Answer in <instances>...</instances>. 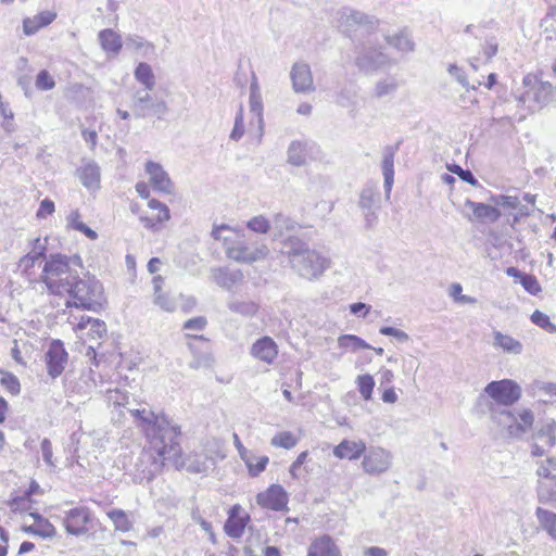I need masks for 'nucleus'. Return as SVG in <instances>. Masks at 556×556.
Wrapping results in <instances>:
<instances>
[{
  "label": "nucleus",
  "instance_id": "774afa93",
  "mask_svg": "<svg viewBox=\"0 0 556 556\" xmlns=\"http://www.w3.org/2000/svg\"><path fill=\"white\" fill-rule=\"evenodd\" d=\"M448 73L456 78V80L465 88L468 89L469 84L467 81L466 75L464 74L463 70L459 68L457 65L452 64L448 66Z\"/></svg>",
  "mask_w": 556,
  "mask_h": 556
},
{
  "label": "nucleus",
  "instance_id": "7ed1b4c3",
  "mask_svg": "<svg viewBox=\"0 0 556 556\" xmlns=\"http://www.w3.org/2000/svg\"><path fill=\"white\" fill-rule=\"evenodd\" d=\"M67 293L73 302L67 301L66 306L80 307L83 309L98 312L104 301L103 288L94 277L80 278L74 275L58 294Z\"/></svg>",
  "mask_w": 556,
  "mask_h": 556
},
{
  "label": "nucleus",
  "instance_id": "e2e57ef3",
  "mask_svg": "<svg viewBox=\"0 0 556 556\" xmlns=\"http://www.w3.org/2000/svg\"><path fill=\"white\" fill-rule=\"evenodd\" d=\"M555 426L556 424L555 421H553L552 424H548L545 428L541 429L538 433V437L540 439L546 438V443L549 446H553L556 442Z\"/></svg>",
  "mask_w": 556,
  "mask_h": 556
},
{
  "label": "nucleus",
  "instance_id": "dca6fc26",
  "mask_svg": "<svg viewBox=\"0 0 556 556\" xmlns=\"http://www.w3.org/2000/svg\"><path fill=\"white\" fill-rule=\"evenodd\" d=\"M211 277L218 287L227 291H231L244 279V275L241 269H230L228 267L212 268Z\"/></svg>",
  "mask_w": 556,
  "mask_h": 556
},
{
  "label": "nucleus",
  "instance_id": "5701e85b",
  "mask_svg": "<svg viewBox=\"0 0 556 556\" xmlns=\"http://www.w3.org/2000/svg\"><path fill=\"white\" fill-rule=\"evenodd\" d=\"M465 206L471 208L473 216L480 222L495 223L502 216V211L495 205L466 200Z\"/></svg>",
  "mask_w": 556,
  "mask_h": 556
},
{
  "label": "nucleus",
  "instance_id": "603ef678",
  "mask_svg": "<svg viewBox=\"0 0 556 556\" xmlns=\"http://www.w3.org/2000/svg\"><path fill=\"white\" fill-rule=\"evenodd\" d=\"M244 135V123H243V108L240 105L239 111L237 112L233 128L230 132V139L235 141H239Z\"/></svg>",
  "mask_w": 556,
  "mask_h": 556
},
{
  "label": "nucleus",
  "instance_id": "bb28decb",
  "mask_svg": "<svg viewBox=\"0 0 556 556\" xmlns=\"http://www.w3.org/2000/svg\"><path fill=\"white\" fill-rule=\"evenodd\" d=\"M240 509V506H233L230 509L229 517L227 521L225 522V532L228 536L232 539H238L242 536L247 521L250 519L249 515H245L243 517L236 516V513Z\"/></svg>",
  "mask_w": 556,
  "mask_h": 556
},
{
  "label": "nucleus",
  "instance_id": "a18cd8bd",
  "mask_svg": "<svg viewBox=\"0 0 556 556\" xmlns=\"http://www.w3.org/2000/svg\"><path fill=\"white\" fill-rule=\"evenodd\" d=\"M269 462L267 456L248 457L244 463L248 466L249 473L252 477L258 476L263 472Z\"/></svg>",
  "mask_w": 556,
  "mask_h": 556
},
{
  "label": "nucleus",
  "instance_id": "473e14b6",
  "mask_svg": "<svg viewBox=\"0 0 556 556\" xmlns=\"http://www.w3.org/2000/svg\"><path fill=\"white\" fill-rule=\"evenodd\" d=\"M227 307L230 312L239 314L243 317H252L258 311V305L255 302L239 300L235 298L227 302Z\"/></svg>",
  "mask_w": 556,
  "mask_h": 556
},
{
  "label": "nucleus",
  "instance_id": "f257e3e1",
  "mask_svg": "<svg viewBox=\"0 0 556 556\" xmlns=\"http://www.w3.org/2000/svg\"><path fill=\"white\" fill-rule=\"evenodd\" d=\"M128 412L150 445V451H143L137 464L140 478L150 481L162 471L166 460L177 462L181 456L180 426L164 413L156 414L146 406Z\"/></svg>",
  "mask_w": 556,
  "mask_h": 556
},
{
  "label": "nucleus",
  "instance_id": "aec40b11",
  "mask_svg": "<svg viewBox=\"0 0 556 556\" xmlns=\"http://www.w3.org/2000/svg\"><path fill=\"white\" fill-rule=\"evenodd\" d=\"M146 172L150 176V181L154 189L167 194L173 192L172 180L159 163L152 161L147 162Z\"/></svg>",
  "mask_w": 556,
  "mask_h": 556
},
{
  "label": "nucleus",
  "instance_id": "5fc2aeb1",
  "mask_svg": "<svg viewBox=\"0 0 556 556\" xmlns=\"http://www.w3.org/2000/svg\"><path fill=\"white\" fill-rule=\"evenodd\" d=\"M87 323L90 325L89 331L93 338L102 339L106 334V325L104 321L87 317Z\"/></svg>",
  "mask_w": 556,
  "mask_h": 556
},
{
  "label": "nucleus",
  "instance_id": "69168bd1",
  "mask_svg": "<svg viewBox=\"0 0 556 556\" xmlns=\"http://www.w3.org/2000/svg\"><path fill=\"white\" fill-rule=\"evenodd\" d=\"M154 303L167 312H173L176 307L174 300L162 293L155 296Z\"/></svg>",
  "mask_w": 556,
  "mask_h": 556
},
{
  "label": "nucleus",
  "instance_id": "8fccbe9b",
  "mask_svg": "<svg viewBox=\"0 0 556 556\" xmlns=\"http://www.w3.org/2000/svg\"><path fill=\"white\" fill-rule=\"evenodd\" d=\"M2 387L12 395H17L21 391L18 379L11 372L2 370Z\"/></svg>",
  "mask_w": 556,
  "mask_h": 556
},
{
  "label": "nucleus",
  "instance_id": "a211bd4d",
  "mask_svg": "<svg viewBox=\"0 0 556 556\" xmlns=\"http://www.w3.org/2000/svg\"><path fill=\"white\" fill-rule=\"evenodd\" d=\"M400 144L401 142H397L395 146H387L382 151L383 159L381 168L387 199L390 198L391 189L394 182V156L400 148Z\"/></svg>",
  "mask_w": 556,
  "mask_h": 556
},
{
  "label": "nucleus",
  "instance_id": "79ce46f5",
  "mask_svg": "<svg viewBox=\"0 0 556 556\" xmlns=\"http://www.w3.org/2000/svg\"><path fill=\"white\" fill-rule=\"evenodd\" d=\"M490 201L497 208H509L515 210L518 207L520 201L518 197L506 195V194H493L490 197Z\"/></svg>",
  "mask_w": 556,
  "mask_h": 556
},
{
  "label": "nucleus",
  "instance_id": "f8f14e48",
  "mask_svg": "<svg viewBox=\"0 0 556 556\" xmlns=\"http://www.w3.org/2000/svg\"><path fill=\"white\" fill-rule=\"evenodd\" d=\"M256 503L264 508L280 511L287 508L288 494L280 484H271L257 494Z\"/></svg>",
  "mask_w": 556,
  "mask_h": 556
},
{
  "label": "nucleus",
  "instance_id": "6e6d98bb",
  "mask_svg": "<svg viewBox=\"0 0 556 556\" xmlns=\"http://www.w3.org/2000/svg\"><path fill=\"white\" fill-rule=\"evenodd\" d=\"M520 283L525 290L532 295H536L542 290L538 279L533 275L525 274L521 277Z\"/></svg>",
  "mask_w": 556,
  "mask_h": 556
},
{
  "label": "nucleus",
  "instance_id": "423d86ee",
  "mask_svg": "<svg viewBox=\"0 0 556 556\" xmlns=\"http://www.w3.org/2000/svg\"><path fill=\"white\" fill-rule=\"evenodd\" d=\"M521 396V389L517 382L510 379H502L489 382L484 388V394H480L479 401H485V405L495 407H510Z\"/></svg>",
  "mask_w": 556,
  "mask_h": 556
},
{
  "label": "nucleus",
  "instance_id": "c756f323",
  "mask_svg": "<svg viewBox=\"0 0 556 556\" xmlns=\"http://www.w3.org/2000/svg\"><path fill=\"white\" fill-rule=\"evenodd\" d=\"M380 193L372 185H366L359 194L358 206L362 211L379 208Z\"/></svg>",
  "mask_w": 556,
  "mask_h": 556
},
{
  "label": "nucleus",
  "instance_id": "a878e982",
  "mask_svg": "<svg viewBox=\"0 0 556 556\" xmlns=\"http://www.w3.org/2000/svg\"><path fill=\"white\" fill-rule=\"evenodd\" d=\"M56 18V13L42 11L34 17H27L23 21V30L27 36L35 35L40 28L48 26Z\"/></svg>",
  "mask_w": 556,
  "mask_h": 556
},
{
  "label": "nucleus",
  "instance_id": "4be33fe9",
  "mask_svg": "<svg viewBox=\"0 0 556 556\" xmlns=\"http://www.w3.org/2000/svg\"><path fill=\"white\" fill-rule=\"evenodd\" d=\"M77 177L85 188L94 191L100 188V167L94 161H88L84 163L76 170Z\"/></svg>",
  "mask_w": 556,
  "mask_h": 556
},
{
  "label": "nucleus",
  "instance_id": "37998d69",
  "mask_svg": "<svg viewBox=\"0 0 556 556\" xmlns=\"http://www.w3.org/2000/svg\"><path fill=\"white\" fill-rule=\"evenodd\" d=\"M247 227L255 233L266 235L270 230L271 224L265 216L257 215L247 222Z\"/></svg>",
  "mask_w": 556,
  "mask_h": 556
},
{
  "label": "nucleus",
  "instance_id": "bf43d9fd",
  "mask_svg": "<svg viewBox=\"0 0 556 556\" xmlns=\"http://www.w3.org/2000/svg\"><path fill=\"white\" fill-rule=\"evenodd\" d=\"M128 397L129 396L127 392H122L118 389L108 391V399L115 406L126 407L129 404Z\"/></svg>",
  "mask_w": 556,
  "mask_h": 556
},
{
  "label": "nucleus",
  "instance_id": "ea45409f",
  "mask_svg": "<svg viewBox=\"0 0 556 556\" xmlns=\"http://www.w3.org/2000/svg\"><path fill=\"white\" fill-rule=\"evenodd\" d=\"M108 517L114 523L115 530L128 532L132 528V523L128 519L126 513L122 509H112L108 511Z\"/></svg>",
  "mask_w": 556,
  "mask_h": 556
},
{
  "label": "nucleus",
  "instance_id": "f03ea898",
  "mask_svg": "<svg viewBox=\"0 0 556 556\" xmlns=\"http://www.w3.org/2000/svg\"><path fill=\"white\" fill-rule=\"evenodd\" d=\"M282 248L291 268L305 279H316L329 267V260L299 237L289 236Z\"/></svg>",
  "mask_w": 556,
  "mask_h": 556
},
{
  "label": "nucleus",
  "instance_id": "864d4df0",
  "mask_svg": "<svg viewBox=\"0 0 556 556\" xmlns=\"http://www.w3.org/2000/svg\"><path fill=\"white\" fill-rule=\"evenodd\" d=\"M447 168L453 174L458 175V177L463 181H465L471 186H478L479 182H478L477 178L473 176V174L469 169H464L457 164L450 165V166H447Z\"/></svg>",
  "mask_w": 556,
  "mask_h": 556
},
{
  "label": "nucleus",
  "instance_id": "6e6552de",
  "mask_svg": "<svg viewBox=\"0 0 556 556\" xmlns=\"http://www.w3.org/2000/svg\"><path fill=\"white\" fill-rule=\"evenodd\" d=\"M269 253L268 247L263 242L248 243L242 240L235 241L227 248L229 258L244 264H252L265 260Z\"/></svg>",
  "mask_w": 556,
  "mask_h": 556
},
{
  "label": "nucleus",
  "instance_id": "2eb2a0df",
  "mask_svg": "<svg viewBox=\"0 0 556 556\" xmlns=\"http://www.w3.org/2000/svg\"><path fill=\"white\" fill-rule=\"evenodd\" d=\"M387 63V56L376 49H362L355 59L359 71L369 74L382 67Z\"/></svg>",
  "mask_w": 556,
  "mask_h": 556
},
{
  "label": "nucleus",
  "instance_id": "b1692460",
  "mask_svg": "<svg viewBox=\"0 0 556 556\" xmlns=\"http://www.w3.org/2000/svg\"><path fill=\"white\" fill-rule=\"evenodd\" d=\"M492 345L510 355H520L523 351V345L519 340L498 330L493 331Z\"/></svg>",
  "mask_w": 556,
  "mask_h": 556
},
{
  "label": "nucleus",
  "instance_id": "f704fd0d",
  "mask_svg": "<svg viewBox=\"0 0 556 556\" xmlns=\"http://www.w3.org/2000/svg\"><path fill=\"white\" fill-rule=\"evenodd\" d=\"M317 556H340L339 548L329 536H323L311 544Z\"/></svg>",
  "mask_w": 556,
  "mask_h": 556
},
{
  "label": "nucleus",
  "instance_id": "338daca9",
  "mask_svg": "<svg viewBox=\"0 0 556 556\" xmlns=\"http://www.w3.org/2000/svg\"><path fill=\"white\" fill-rule=\"evenodd\" d=\"M54 212V202L50 199H45L41 201L39 210L37 211V216L39 218H45L48 215H51Z\"/></svg>",
  "mask_w": 556,
  "mask_h": 556
},
{
  "label": "nucleus",
  "instance_id": "cd10ccee",
  "mask_svg": "<svg viewBox=\"0 0 556 556\" xmlns=\"http://www.w3.org/2000/svg\"><path fill=\"white\" fill-rule=\"evenodd\" d=\"M99 42L101 48L106 53H112L114 55L118 54L122 47V38L118 34H116L113 29L106 28L99 33L98 35Z\"/></svg>",
  "mask_w": 556,
  "mask_h": 556
},
{
  "label": "nucleus",
  "instance_id": "09e8293b",
  "mask_svg": "<svg viewBox=\"0 0 556 556\" xmlns=\"http://www.w3.org/2000/svg\"><path fill=\"white\" fill-rule=\"evenodd\" d=\"M36 88L41 91H48L54 88L55 80L47 70H41L36 77Z\"/></svg>",
  "mask_w": 556,
  "mask_h": 556
},
{
  "label": "nucleus",
  "instance_id": "412c9836",
  "mask_svg": "<svg viewBox=\"0 0 556 556\" xmlns=\"http://www.w3.org/2000/svg\"><path fill=\"white\" fill-rule=\"evenodd\" d=\"M340 24L346 33L354 30L355 27L363 26L370 29L374 25L371 18L367 14L353 9H343L341 11Z\"/></svg>",
  "mask_w": 556,
  "mask_h": 556
},
{
  "label": "nucleus",
  "instance_id": "7c9ffc66",
  "mask_svg": "<svg viewBox=\"0 0 556 556\" xmlns=\"http://www.w3.org/2000/svg\"><path fill=\"white\" fill-rule=\"evenodd\" d=\"M134 76L138 83H140L144 89L143 90H153L155 87V75L152 71L150 64L146 62H140L135 71Z\"/></svg>",
  "mask_w": 556,
  "mask_h": 556
},
{
  "label": "nucleus",
  "instance_id": "de8ad7c7",
  "mask_svg": "<svg viewBox=\"0 0 556 556\" xmlns=\"http://www.w3.org/2000/svg\"><path fill=\"white\" fill-rule=\"evenodd\" d=\"M358 391L365 400H370L375 387L372 376L365 374L357 377Z\"/></svg>",
  "mask_w": 556,
  "mask_h": 556
},
{
  "label": "nucleus",
  "instance_id": "a19ab883",
  "mask_svg": "<svg viewBox=\"0 0 556 556\" xmlns=\"http://www.w3.org/2000/svg\"><path fill=\"white\" fill-rule=\"evenodd\" d=\"M517 437H520L531 429L534 416L530 409H521L517 412Z\"/></svg>",
  "mask_w": 556,
  "mask_h": 556
},
{
  "label": "nucleus",
  "instance_id": "ddd939ff",
  "mask_svg": "<svg viewBox=\"0 0 556 556\" xmlns=\"http://www.w3.org/2000/svg\"><path fill=\"white\" fill-rule=\"evenodd\" d=\"M292 88L296 93H309L315 90L312 71L304 62L294 63L290 71Z\"/></svg>",
  "mask_w": 556,
  "mask_h": 556
},
{
  "label": "nucleus",
  "instance_id": "680f3d73",
  "mask_svg": "<svg viewBox=\"0 0 556 556\" xmlns=\"http://www.w3.org/2000/svg\"><path fill=\"white\" fill-rule=\"evenodd\" d=\"M379 332L383 336L393 337L400 342H407L409 340V337L406 332L394 327L383 326L380 328Z\"/></svg>",
  "mask_w": 556,
  "mask_h": 556
},
{
  "label": "nucleus",
  "instance_id": "72a5a7b5",
  "mask_svg": "<svg viewBox=\"0 0 556 556\" xmlns=\"http://www.w3.org/2000/svg\"><path fill=\"white\" fill-rule=\"evenodd\" d=\"M273 225L275 230V238L282 237L288 232H292L299 227V224L294 219L282 213H278L274 216Z\"/></svg>",
  "mask_w": 556,
  "mask_h": 556
},
{
  "label": "nucleus",
  "instance_id": "4468645a",
  "mask_svg": "<svg viewBox=\"0 0 556 556\" xmlns=\"http://www.w3.org/2000/svg\"><path fill=\"white\" fill-rule=\"evenodd\" d=\"M90 520L89 510L86 507H76L68 510L64 518V527L67 533L72 535H83L87 533L86 525Z\"/></svg>",
  "mask_w": 556,
  "mask_h": 556
},
{
  "label": "nucleus",
  "instance_id": "20e7f679",
  "mask_svg": "<svg viewBox=\"0 0 556 556\" xmlns=\"http://www.w3.org/2000/svg\"><path fill=\"white\" fill-rule=\"evenodd\" d=\"M83 268V260L78 254L67 256L61 253L50 254L42 269V281L51 293L62 291L65 282L77 271L74 268Z\"/></svg>",
  "mask_w": 556,
  "mask_h": 556
},
{
  "label": "nucleus",
  "instance_id": "13d9d810",
  "mask_svg": "<svg viewBox=\"0 0 556 556\" xmlns=\"http://www.w3.org/2000/svg\"><path fill=\"white\" fill-rule=\"evenodd\" d=\"M47 243V238L41 239L37 237L29 241V245L31 247L29 252L41 260L46 256Z\"/></svg>",
  "mask_w": 556,
  "mask_h": 556
},
{
  "label": "nucleus",
  "instance_id": "39448f33",
  "mask_svg": "<svg viewBox=\"0 0 556 556\" xmlns=\"http://www.w3.org/2000/svg\"><path fill=\"white\" fill-rule=\"evenodd\" d=\"M516 99L529 111L534 112L556 101V88L538 75L528 74L522 80V91Z\"/></svg>",
  "mask_w": 556,
  "mask_h": 556
},
{
  "label": "nucleus",
  "instance_id": "9d476101",
  "mask_svg": "<svg viewBox=\"0 0 556 556\" xmlns=\"http://www.w3.org/2000/svg\"><path fill=\"white\" fill-rule=\"evenodd\" d=\"M318 152L317 146L309 140H293L288 147L287 162L293 166H304Z\"/></svg>",
  "mask_w": 556,
  "mask_h": 556
},
{
  "label": "nucleus",
  "instance_id": "393cba45",
  "mask_svg": "<svg viewBox=\"0 0 556 556\" xmlns=\"http://www.w3.org/2000/svg\"><path fill=\"white\" fill-rule=\"evenodd\" d=\"M366 451V445L363 441L343 440L333 448V455L340 459H357Z\"/></svg>",
  "mask_w": 556,
  "mask_h": 556
},
{
  "label": "nucleus",
  "instance_id": "c9c22d12",
  "mask_svg": "<svg viewBox=\"0 0 556 556\" xmlns=\"http://www.w3.org/2000/svg\"><path fill=\"white\" fill-rule=\"evenodd\" d=\"M23 530L26 533L38 535L43 539L53 538L55 535V528L49 520H41L30 526H24Z\"/></svg>",
  "mask_w": 556,
  "mask_h": 556
},
{
  "label": "nucleus",
  "instance_id": "9b49d317",
  "mask_svg": "<svg viewBox=\"0 0 556 556\" xmlns=\"http://www.w3.org/2000/svg\"><path fill=\"white\" fill-rule=\"evenodd\" d=\"M392 464V454L382 447H372L364 456L362 466L366 473L380 475Z\"/></svg>",
  "mask_w": 556,
  "mask_h": 556
},
{
  "label": "nucleus",
  "instance_id": "c03bdc74",
  "mask_svg": "<svg viewBox=\"0 0 556 556\" xmlns=\"http://www.w3.org/2000/svg\"><path fill=\"white\" fill-rule=\"evenodd\" d=\"M296 442L298 440L291 432L282 431L273 437L270 444L276 447L290 450L296 445Z\"/></svg>",
  "mask_w": 556,
  "mask_h": 556
},
{
  "label": "nucleus",
  "instance_id": "0e129e2a",
  "mask_svg": "<svg viewBox=\"0 0 556 556\" xmlns=\"http://www.w3.org/2000/svg\"><path fill=\"white\" fill-rule=\"evenodd\" d=\"M40 261L37 256L28 252L26 255H24L20 262H18V268L27 274L30 268L35 266V263Z\"/></svg>",
  "mask_w": 556,
  "mask_h": 556
},
{
  "label": "nucleus",
  "instance_id": "6ab92c4d",
  "mask_svg": "<svg viewBox=\"0 0 556 556\" xmlns=\"http://www.w3.org/2000/svg\"><path fill=\"white\" fill-rule=\"evenodd\" d=\"M251 355L266 364H273L278 355V346L270 337L265 336L252 344Z\"/></svg>",
  "mask_w": 556,
  "mask_h": 556
},
{
  "label": "nucleus",
  "instance_id": "052dcab7",
  "mask_svg": "<svg viewBox=\"0 0 556 556\" xmlns=\"http://www.w3.org/2000/svg\"><path fill=\"white\" fill-rule=\"evenodd\" d=\"M497 41L494 37L488 38L482 46V56L485 62L491 61V59L497 53Z\"/></svg>",
  "mask_w": 556,
  "mask_h": 556
},
{
  "label": "nucleus",
  "instance_id": "49530a36",
  "mask_svg": "<svg viewBox=\"0 0 556 556\" xmlns=\"http://www.w3.org/2000/svg\"><path fill=\"white\" fill-rule=\"evenodd\" d=\"M531 321L548 333H556V325L551 321L548 315L541 311H534L531 315Z\"/></svg>",
  "mask_w": 556,
  "mask_h": 556
},
{
  "label": "nucleus",
  "instance_id": "0eeeda50",
  "mask_svg": "<svg viewBox=\"0 0 556 556\" xmlns=\"http://www.w3.org/2000/svg\"><path fill=\"white\" fill-rule=\"evenodd\" d=\"M152 90H136L131 97L130 109L136 118L156 117L164 119L169 112L164 99L153 97Z\"/></svg>",
  "mask_w": 556,
  "mask_h": 556
},
{
  "label": "nucleus",
  "instance_id": "4d7b16f0",
  "mask_svg": "<svg viewBox=\"0 0 556 556\" xmlns=\"http://www.w3.org/2000/svg\"><path fill=\"white\" fill-rule=\"evenodd\" d=\"M553 470H556V458H547L545 463H541L536 470L539 477L556 480V476L553 475Z\"/></svg>",
  "mask_w": 556,
  "mask_h": 556
},
{
  "label": "nucleus",
  "instance_id": "58836bf2",
  "mask_svg": "<svg viewBox=\"0 0 556 556\" xmlns=\"http://www.w3.org/2000/svg\"><path fill=\"white\" fill-rule=\"evenodd\" d=\"M387 41L390 46L394 47L395 49L402 52H408L414 50V42L412 41L409 36L404 31H401L393 36H388Z\"/></svg>",
  "mask_w": 556,
  "mask_h": 556
},
{
  "label": "nucleus",
  "instance_id": "1a4fd4ad",
  "mask_svg": "<svg viewBox=\"0 0 556 556\" xmlns=\"http://www.w3.org/2000/svg\"><path fill=\"white\" fill-rule=\"evenodd\" d=\"M68 361V353L61 340H52L45 353L48 375L55 379L62 375Z\"/></svg>",
  "mask_w": 556,
  "mask_h": 556
},
{
  "label": "nucleus",
  "instance_id": "e433bc0d",
  "mask_svg": "<svg viewBox=\"0 0 556 556\" xmlns=\"http://www.w3.org/2000/svg\"><path fill=\"white\" fill-rule=\"evenodd\" d=\"M338 344L342 349L351 350L356 352L362 349H371L365 340L355 334H342L338 338Z\"/></svg>",
  "mask_w": 556,
  "mask_h": 556
},
{
  "label": "nucleus",
  "instance_id": "f3484780",
  "mask_svg": "<svg viewBox=\"0 0 556 556\" xmlns=\"http://www.w3.org/2000/svg\"><path fill=\"white\" fill-rule=\"evenodd\" d=\"M491 419L503 429H506L510 437H517V410H509L508 407H495L489 405Z\"/></svg>",
  "mask_w": 556,
  "mask_h": 556
},
{
  "label": "nucleus",
  "instance_id": "4c0bfd02",
  "mask_svg": "<svg viewBox=\"0 0 556 556\" xmlns=\"http://www.w3.org/2000/svg\"><path fill=\"white\" fill-rule=\"evenodd\" d=\"M397 89V81L393 77H387L376 83L374 88V97L381 99L383 97L393 94Z\"/></svg>",
  "mask_w": 556,
  "mask_h": 556
},
{
  "label": "nucleus",
  "instance_id": "3c124183",
  "mask_svg": "<svg viewBox=\"0 0 556 556\" xmlns=\"http://www.w3.org/2000/svg\"><path fill=\"white\" fill-rule=\"evenodd\" d=\"M515 213H509L506 217V224L510 227H515L522 218L528 217L532 214L531 210L527 205H521L519 203L518 207L515 208Z\"/></svg>",
  "mask_w": 556,
  "mask_h": 556
},
{
  "label": "nucleus",
  "instance_id": "c85d7f7f",
  "mask_svg": "<svg viewBox=\"0 0 556 556\" xmlns=\"http://www.w3.org/2000/svg\"><path fill=\"white\" fill-rule=\"evenodd\" d=\"M249 104H250L251 113H253L257 117L260 128H262V126H263V101H262L261 89H260L255 74L252 75V81L250 85Z\"/></svg>",
  "mask_w": 556,
  "mask_h": 556
},
{
  "label": "nucleus",
  "instance_id": "2f4dec72",
  "mask_svg": "<svg viewBox=\"0 0 556 556\" xmlns=\"http://www.w3.org/2000/svg\"><path fill=\"white\" fill-rule=\"evenodd\" d=\"M535 517L541 528L545 530L552 539L556 540V514L552 510L538 507Z\"/></svg>",
  "mask_w": 556,
  "mask_h": 556
}]
</instances>
